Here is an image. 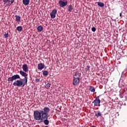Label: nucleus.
<instances>
[{
	"instance_id": "8",
	"label": "nucleus",
	"mask_w": 127,
	"mask_h": 127,
	"mask_svg": "<svg viewBox=\"0 0 127 127\" xmlns=\"http://www.w3.org/2000/svg\"><path fill=\"white\" fill-rule=\"evenodd\" d=\"M57 14V10L56 9H53L50 13L51 18H55L56 14Z\"/></svg>"
},
{
	"instance_id": "11",
	"label": "nucleus",
	"mask_w": 127,
	"mask_h": 127,
	"mask_svg": "<svg viewBox=\"0 0 127 127\" xmlns=\"http://www.w3.org/2000/svg\"><path fill=\"white\" fill-rule=\"evenodd\" d=\"M22 69L24 72H28V67L27 66V64H24L22 65Z\"/></svg>"
},
{
	"instance_id": "26",
	"label": "nucleus",
	"mask_w": 127,
	"mask_h": 127,
	"mask_svg": "<svg viewBox=\"0 0 127 127\" xmlns=\"http://www.w3.org/2000/svg\"><path fill=\"white\" fill-rule=\"evenodd\" d=\"M120 98H124V96L123 95H122V94H120Z\"/></svg>"
},
{
	"instance_id": "14",
	"label": "nucleus",
	"mask_w": 127,
	"mask_h": 127,
	"mask_svg": "<svg viewBox=\"0 0 127 127\" xmlns=\"http://www.w3.org/2000/svg\"><path fill=\"white\" fill-rule=\"evenodd\" d=\"M15 20L16 21H17V22H20L21 20V17L20 16H18V15H15Z\"/></svg>"
},
{
	"instance_id": "1",
	"label": "nucleus",
	"mask_w": 127,
	"mask_h": 127,
	"mask_svg": "<svg viewBox=\"0 0 127 127\" xmlns=\"http://www.w3.org/2000/svg\"><path fill=\"white\" fill-rule=\"evenodd\" d=\"M50 111L49 107H44L43 110H35L34 111L33 117L36 121H44L45 125L48 126L49 121H48V113Z\"/></svg>"
},
{
	"instance_id": "2",
	"label": "nucleus",
	"mask_w": 127,
	"mask_h": 127,
	"mask_svg": "<svg viewBox=\"0 0 127 127\" xmlns=\"http://www.w3.org/2000/svg\"><path fill=\"white\" fill-rule=\"evenodd\" d=\"M80 83V75L79 72L76 71L73 75V80H72V85L73 86H77L79 85Z\"/></svg>"
},
{
	"instance_id": "7",
	"label": "nucleus",
	"mask_w": 127,
	"mask_h": 127,
	"mask_svg": "<svg viewBox=\"0 0 127 127\" xmlns=\"http://www.w3.org/2000/svg\"><path fill=\"white\" fill-rule=\"evenodd\" d=\"M2 0L4 2V5L5 7L9 6L11 4H12L13 2H14V0Z\"/></svg>"
},
{
	"instance_id": "21",
	"label": "nucleus",
	"mask_w": 127,
	"mask_h": 127,
	"mask_svg": "<svg viewBox=\"0 0 127 127\" xmlns=\"http://www.w3.org/2000/svg\"><path fill=\"white\" fill-rule=\"evenodd\" d=\"M4 36L5 38H7L8 36H9V35L8 34V32H6L5 34H4Z\"/></svg>"
},
{
	"instance_id": "28",
	"label": "nucleus",
	"mask_w": 127,
	"mask_h": 127,
	"mask_svg": "<svg viewBox=\"0 0 127 127\" xmlns=\"http://www.w3.org/2000/svg\"><path fill=\"white\" fill-rule=\"evenodd\" d=\"M92 127H96V126H92Z\"/></svg>"
},
{
	"instance_id": "24",
	"label": "nucleus",
	"mask_w": 127,
	"mask_h": 127,
	"mask_svg": "<svg viewBox=\"0 0 127 127\" xmlns=\"http://www.w3.org/2000/svg\"><path fill=\"white\" fill-rule=\"evenodd\" d=\"M91 30L93 31V32H95V31H96V28L95 27H93L91 28Z\"/></svg>"
},
{
	"instance_id": "16",
	"label": "nucleus",
	"mask_w": 127,
	"mask_h": 127,
	"mask_svg": "<svg viewBox=\"0 0 127 127\" xmlns=\"http://www.w3.org/2000/svg\"><path fill=\"white\" fill-rule=\"evenodd\" d=\"M95 117H97V118H99V117H101L102 116V113L100 111H97V113H95Z\"/></svg>"
},
{
	"instance_id": "19",
	"label": "nucleus",
	"mask_w": 127,
	"mask_h": 127,
	"mask_svg": "<svg viewBox=\"0 0 127 127\" xmlns=\"http://www.w3.org/2000/svg\"><path fill=\"white\" fill-rule=\"evenodd\" d=\"M16 30H17L18 31H21L22 30V27L21 26H17L16 27Z\"/></svg>"
},
{
	"instance_id": "5",
	"label": "nucleus",
	"mask_w": 127,
	"mask_h": 127,
	"mask_svg": "<svg viewBox=\"0 0 127 127\" xmlns=\"http://www.w3.org/2000/svg\"><path fill=\"white\" fill-rule=\"evenodd\" d=\"M59 4L60 7H65L68 4L67 0H60L59 1Z\"/></svg>"
},
{
	"instance_id": "25",
	"label": "nucleus",
	"mask_w": 127,
	"mask_h": 127,
	"mask_svg": "<svg viewBox=\"0 0 127 127\" xmlns=\"http://www.w3.org/2000/svg\"><path fill=\"white\" fill-rule=\"evenodd\" d=\"M39 81H40V79L39 78H36L35 81L36 82V83H38Z\"/></svg>"
},
{
	"instance_id": "22",
	"label": "nucleus",
	"mask_w": 127,
	"mask_h": 127,
	"mask_svg": "<svg viewBox=\"0 0 127 127\" xmlns=\"http://www.w3.org/2000/svg\"><path fill=\"white\" fill-rule=\"evenodd\" d=\"M50 86H51V84L50 83H47L45 86V88H46V89H49V88H50Z\"/></svg>"
},
{
	"instance_id": "12",
	"label": "nucleus",
	"mask_w": 127,
	"mask_h": 127,
	"mask_svg": "<svg viewBox=\"0 0 127 127\" xmlns=\"http://www.w3.org/2000/svg\"><path fill=\"white\" fill-rule=\"evenodd\" d=\"M30 1V0H23V4H24V5H28L29 4Z\"/></svg>"
},
{
	"instance_id": "10",
	"label": "nucleus",
	"mask_w": 127,
	"mask_h": 127,
	"mask_svg": "<svg viewBox=\"0 0 127 127\" xmlns=\"http://www.w3.org/2000/svg\"><path fill=\"white\" fill-rule=\"evenodd\" d=\"M45 68V64H44L40 63L38 64V69L39 70H42Z\"/></svg>"
},
{
	"instance_id": "23",
	"label": "nucleus",
	"mask_w": 127,
	"mask_h": 127,
	"mask_svg": "<svg viewBox=\"0 0 127 127\" xmlns=\"http://www.w3.org/2000/svg\"><path fill=\"white\" fill-rule=\"evenodd\" d=\"M90 66H89V65H88L86 67V68H85V71H86V72H88H88H90Z\"/></svg>"
},
{
	"instance_id": "3",
	"label": "nucleus",
	"mask_w": 127,
	"mask_h": 127,
	"mask_svg": "<svg viewBox=\"0 0 127 127\" xmlns=\"http://www.w3.org/2000/svg\"><path fill=\"white\" fill-rule=\"evenodd\" d=\"M27 84V81L26 78L25 79L23 80V81L20 80H17L16 81V82H14L13 83V86L15 87H24Z\"/></svg>"
},
{
	"instance_id": "27",
	"label": "nucleus",
	"mask_w": 127,
	"mask_h": 127,
	"mask_svg": "<svg viewBox=\"0 0 127 127\" xmlns=\"http://www.w3.org/2000/svg\"><path fill=\"white\" fill-rule=\"evenodd\" d=\"M120 16L122 18V12L120 13Z\"/></svg>"
},
{
	"instance_id": "6",
	"label": "nucleus",
	"mask_w": 127,
	"mask_h": 127,
	"mask_svg": "<svg viewBox=\"0 0 127 127\" xmlns=\"http://www.w3.org/2000/svg\"><path fill=\"white\" fill-rule=\"evenodd\" d=\"M101 100H100V98L99 96H97L96 99L92 102V104H94V107H100L101 105Z\"/></svg>"
},
{
	"instance_id": "17",
	"label": "nucleus",
	"mask_w": 127,
	"mask_h": 127,
	"mask_svg": "<svg viewBox=\"0 0 127 127\" xmlns=\"http://www.w3.org/2000/svg\"><path fill=\"white\" fill-rule=\"evenodd\" d=\"M89 90L90 91V92H92V93H94L95 91V87L93 86H90Z\"/></svg>"
},
{
	"instance_id": "13",
	"label": "nucleus",
	"mask_w": 127,
	"mask_h": 127,
	"mask_svg": "<svg viewBox=\"0 0 127 127\" xmlns=\"http://www.w3.org/2000/svg\"><path fill=\"white\" fill-rule=\"evenodd\" d=\"M67 10L68 11H69V12H72V11L73 10V6L72 4H70L67 7Z\"/></svg>"
},
{
	"instance_id": "15",
	"label": "nucleus",
	"mask_w": 127,
	"mask_h": 127,
	"mask_svg": "<svg viewBox=\"0 0 127 127\" xmlns=\"http://www.w3.org/2000/svg\"><path fill=\"white\" fill-rule=\"evenodd\" d=\"M37 29L38 32H41V31L43 30V27L42 26H38L37 28Z\"/></svg>"
},
{
	"instance_id": "20",
	"label": "nucleus",
	"mask_w": 127,
	"mask_h": 127,
	"mask_svg": "<svg viewBox=\"0 0 127 127\" xmlns=\"http://www.w3.org/2000/svg\"><path fill=\"white\" fill-rule=\"evenodd\" d=\"M43 76H47L48 75V71L47 70H45L43 72Z\"/></svg>"
},
{
	"instance_id": "9",
	"label": "nucleus",
	"mask_w": 127,
	"mask_h": 127,
	"mask_svg": "<svg viewBox=\"0 0 127 127\" xmlns=\"http://www.w3.org/2000/svg\"><path fill=\"white\" fill-rule=\"evenodd\" d=\"M19 72H20V75H21V76H22V77H24V78H23V80H24L26 79L27 80V76L28 75V74L22 70L20 71Z\"/></svg>"
},
{
	"instance_id": "18",
	"label": "nucleus",
	"mask_w": 127,
	"mask_h": 127,
	"mask_svg": "<svg viewBox=\"0 0 127 127\" xmlns=\"http://www.w3.org/2000/svg\"><path fill=\"white\" fill-rule=\"evenodd\" d=\"M97 4L99 6H100V7H103L105 6V4H104V3L101 2H98Z\"/></svg>"
},
{
	"instance_id": "4",
	"label": "nucleus",
	"mask_w": 127,
	"mask_h": 127,
	"mask_svg": "<svg viewBox=\"0 0 127 127\" xmlns=\"http://www.w3.org/2000/svg\"><path fill=\"white\" fill-rule=\"evenodd\" d=\"M17 79H20V76L18 74H15L11 77L8 78V82H12L15 80H17Z\"/></svg>"
}]
</instances>
